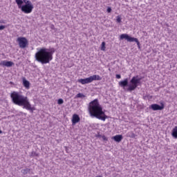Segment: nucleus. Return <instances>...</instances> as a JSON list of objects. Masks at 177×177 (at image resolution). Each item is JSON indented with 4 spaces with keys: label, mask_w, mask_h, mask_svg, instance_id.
I'll use <instances>...</instances> for the list:
<instances>
[{
    "label": "nucleus",
    "mask_w": 177,
    "mask_h": 177,
    "mask_svg": "<svg viewBox=\"0 0 177 177\" xmlns=\"http://www.w3.org/2000/svg\"><path fill=\"white\" fill-rule=\"evenodd\" d=\"M96 177H102V176H96Z\"/></svg>",
    "instance_id": "29"
},
{
    "label": "nucleus",
    "mask_w": 177,
    "mask_h": 177,
    "mask_svg": "<svg viewBox=\"0 0 177 177\" xmlns=\"http://www.w3.org/2000/svg\"><path fill=\"white\" fill-rule=\"evenodd\" d=\"M81 121V118H80V115L77 114H73L72 117V124L73 125H75V124L80 122Z\"/></svg>",
    "instance_id": "10"
},
{
    "label": "nucleus",
    "mask_w": 177,
    "mask_h": 177,
    "mask_svg": "<svg viewBox=\"0 0 177 177\" xmlns=\"http://www.w3.org/2000/svg\"><path fill=\"white\" fill-rule=\"evenodd\" d=\"M55 48H41L36 53L35 57L37 62L41 63V64H46L53 59V54L55 53Z\"/></svg>",
    "instance_id": "3"
},
{
    "label": "nucleus",
    "mask_w": 177,
    "mask_h": 177,
    "mask_svg": "<svg viewBox=\"0 0 177 177\" xmlns=\"http://www.w3.org/2000/svg\"><path fill=\"white\" fill-rule=\"evenodd\" d=\"M88 110L90 116L93 118H97V120H101L102 121H106V118H109L104 111H103V107L100 105L97 99H95L89 102Z\"/></svg>",
    "instance_id": "1"
},
{
    "label": "nucleus",
    "mask_w": 177,
    "mask_h": 177,
    "mask_svg": "<svg viewBox=\"0 0 177 177\" xmlns=\"http://www.w3.org/2000/svg\"><path fill=\"white\" fill-rule=\"evenodd\" d=\"M117 23H121V17L118 15L116 19Z\"/></svg>",
    "instance_id": "22"
},
{
    "label": "nucleus",
    "mask_w": 177,
    "mask_h": 177,
    "mask_svg": "<svg viewBox=\"0 0 177 177\" xmlns=\"http://www.w3.org/2000/svg\"><path fill=\"white\" fill-rule=\"evenodd\" d=\"M57 103H58V104H63V103H64V100H63V99H62V98H59L57 100Z\"/></svg>",
    "instance_id": "21"
},
{
    "label": "nucleus",
    "mask_w": 177,
    "mask_h": 177,
    "mask_svg": "<svg viewBox=\"0 0 177 177\" xmlns=\"http://www.w3.org/2000/svg\"><path fill=\"white\" fill-rule=\"evenodd\" d=\"M10 97L14 104H17V106H23V109L28 110L30 113H33L34 110H35V108L31 106L28 98L19 94V92L13 91L10 94Z\"/></svg>",
    "instance_id": "2"
},
{
    "label": "nucleus",
    "mask_w": 177,
    "mask_h": 177,
    "mask_svg": "<svg viewBox=\"0 0 177 177\" xmlns=\"http://www.w3.org/2000/svg\"><path fill=\"white\" fill-rule=\"evenodd\" d=\"M106 12L108 13H111V8L109 7L107 9H106Z\"/></svg>",
    "instance_id": "24"
},
{
    "label": "nucleus",
    "mask_w": 177,
    "mask_h": 177,
    "mask_svg": "<svg viewBox=\"0 0 177 177\" xmlns=\"http://www.w3.org/2000/svg\"><path fill=\"white\" fill-rule=\"evenodd\" d=\"M85 95H84L83 93H79L76 95V97H79V98H82V97H85Z\"/></svg>",
    "instance_id": "20"
},
{
    "label": "nucleus",
    "mask_w": 177,
    "mask_h": 177,
    "mask_svg": "<svg viewBox=\"0 0 177 177\" xmlns=\"http://www.w3.org/2000/svg\"><path fill=\"white\" fill-rule=\"evenodd\" d=\"M17 41L19 44V48H21V49H24V48H26L27 45H28V40H27L26 37H18Z\"/></svg>",
    "instance_id": "8"
},
{
    "label": "nucleus",
    "mask_w": 177,
    "mask_h": 177,
    "mask_svg": "<svg viewBox=\"0 0 177 177\" xmlns=\"http://www.w3.org/2000/svg\"><path fill=\"white\" fill-rule=\"evenodd\" d=\"M142 78L139 77L138 75L134 76L130 80V84H129L128 78L124 79L122 81L119 82V86L125 89L126 86L128 88L126 89L127 92H132V91H135L139 84H140V81Z\"/></svg>",
    "instance_id": "4"
},
{
    "label": "nucleus",
    "mask_w": 177,
    "mask_h": 177,
    "mask_svg": "<svg viewBox=\"0 0 177 177\" xmlns=\"http://www.w3.org/2000/svg\"><path fill=\"white\" fill-rule=\"evenodd\" d=\"M113 140H115V142L120 143V142H121V140H122L123 137H122V135H116L113 137Z\"/></svg>",
    "instance_id": "12"
},
{
    "label": "nucleus",
    "mask_w": 177,
    "mask_h": 177,
    "mask_svg": "<svg viewBox=\"0 0 177 177\" xmlns=\"http://www.w3.org/2000/svg\"><path fill=\"white\" fill-rule=\"evenodd\" d=\"M25 5H26L27 6L34 7V5H32V3H31L30 0H28V1L25 3Z\"/></svg>",
    "instance_id": "19"
},
{
    "label": "nucleus",
    "mask_w": 177,
    "mask_h": 177,
    "mask_svg": "<svg viewBox=\"0 0 177 177\" xmlns=\"http://www.w3.org/2000/svg\"><path fill=\"white\" fill-rule=\"evenodd\" d=\"M126 136L127 138H131L133 139H135L136 138V135L133 133V131H129L127 133Z\"/></svg>",
    "instance_id": "14"
},
{
    "label": "nucleus",
    "mask_w": 177,
    "mask_h": 177,
    "mask_svg": "<svg viewBox=\"0 0 177 177\" xmlns=\"http://www.w3.org/2000/svg\"><path fill=\"white\" fill-rule=\"evenodd\" d=\"M96 138H102V135L98 134V135L96 136Z\"/></svg>",
    "instance_id": "27"
},
{
    "label": "nucleus",
    "mask_w": 177,
    "mask_h": 177,
    "mask_svg": "<svg viewBox=\"0 0 177 177\" xmlns=\"http://www.w3.org/2000/svg\"><path fill=\"white\" fill-rule=\"evenodd\" d=\"M101 50H106V42L104 41L101 44Z\"/></svg>",
    "instance_id": "18"
},
{
    "label": "nucleus",
    "mask_w": 177,
    "mask_h": 177,
    "mask_svg": "<svg viewBox=\"0 0 177 177\" xmlns=\"http://www.w3.org/2000/svg\"><path fill=\"white\" fill-rule=\"evenodd\" d=\"M15 63L12 61H1L0 62V66H6V67H12Z\"/></svg>",
    "instance_id": "11"
},
{
    "label": "nucleus",
    "mask_w": 177,
    "mask_h": 177,
    "mask_svg": "<svg viewBox=\"0 0 177 177\" xmlns=\"http://www.w3.org/2000/svg\"><path fill=\"white\" fill-rule=\"evenodd\" d=\"M21 114H23V112H21Z\"/></svg>",
    "instance_id": "30"
},
{
    "label": "nucleus",
    "mask_w": 177,
    "mask_h": 177,
    "mask_svg": "<svg viewBox=\"0 0 177 177\" xmlns=\"http://www.w3.org/2000/svg\"><path fill=\"white\" fill-rule=\"evenodd\" d=\"M23 85L26 88V89H28L30 88V82H28L27 80L24 79L23 80Z\"/></svg>",
    "instance_id": "15"
},
{
    "label": "nucleus",
    "mask_w": 177,
    "mask_h": 177,
    "mask_svg": "<svg viewBox=\"0 0 177 177\" xmlns=\"http://www.w3.org/2000/svg\"><path fill=\"white\" fill-rule=\"evenodd\" d=\"M149 109H151V110H153V111L164 110V104L158 105V104H153L149 106Z\"/></svg>",
    "instance_id": "9"
},
{
    "label": "nucleus",
    "mask_w": 177,
    "mask_h": 177,
    "mask_svg": "<svg viewBox=\"0 0 177 177\" xmlns=\"http://www.w3.org/2000/svg\"><path fill=\"white\" fill-rule=\"evenodd\" d=\"M2 133V131L0 129V134Z\"/></svg>",
    "instance_id": "28"
},
{
    "label": "nucleus",
    "mask_w": 177,
    "mask_h": 177,
    "mask_svg": "<svg viewBox=\"0 0 177 177\" xmlns=\"http://www.w3.org/2000/svg\"><path fill=\"white\" fill-rule=\"evenodd\" d=\"M30 169L28 168H25L21 170V173L24 174V175H27L30 172Z\"/></svg>",
    "instance_id": "16"
},
{
    "label": "nucleus",
    "mask_w": 177,
    "mask_h": 177,
    "mask_svg": "<svg viewBox=\"0 0 177 177\" xmlns=\"http://www.w3.org/2000/svg\"><path fill=\"white\" fill-rule=\"evenodd\" d=\"M102 138L103 140H107L106 136H102Z\"/></svg>",
    "instance_id": "26"
},
{
    "label": "nucleus",
    "mask_w": 177,
    "mask_h": 177,
    "mask_svg": "<svg viewBox=\"0 0 177 177\" xmlns=\"http://www.w3.org/2000/svg\"><path fill=\"white\" fill-rule=\"evenodd\" d=\"M171 136H173V138H174V139H177V126H176L171 132Z\"/></svg>",
    "instance_id": "13"
},
{
    "label": "nucleus",
    "mask_w": 177,
    "mask_h": 177,
    "mask_svg": "<svg viewBox=\"0 0 177 177\" xmlns=\"http://www.w3.org/2000/svg\"><path fill=\"white\" fill-rule=\"evenodd\" d=\"M17 5L18 6L19 9H21V12L24 13H31L34 7L30 6L23 5V0H15Z\"/></svg>",
    "instance_id": "5"
},
{
    "label": "nucleus",
    "mask_w": 177,
    "mask_h": 177,
    "mask_svg": "<svg viewBox=\"0 0 177 177\" xmlns=\"http://www.w3.org/2000/svg\"><path fill=\"white\" fill-rule=\"evenodd\" d=\"M115 77H116V78H117L118 80H120V78H121V75L117 74V75H115Z\"/></svg>",
    "instance_id": "25"
},
{
    "label": "nucleus",
    "mask_w": 177,
    "mask_h": 177,
    "mask_svg": "<svg viewBox=\"0 0 177 177\" xmlns=\"http://www.w3.org/2000/svg\"><path fill=\"white\" fill-rule=\"evenodd\" d=\"M100 80H102V77H100L99 75H93L85 79H79L77 82L82 84V85H85V84H91V82H93V81Z\"/></svg>",
    "instance_id": "6"
},
{
    "label": "nucleus",
    "mask_w": 177,
    "mask_h": 177,
    "mask_svg": "<svg viewBox=\"0 0 177 177\" xmlns=\"http://www.w3.org/2000/svg\"><path fill=\"white\" fill-rule=\"evenodd\" d=\"M5 28H6V26H4V25L0 26V30H5Z\"/></svg>",
    "instance_id": "23"
},
{
    "label": "nucleus",
    "mask_w": 177,
    "mask_h": 177,
    "mask_svg": "<svg viewBox=\"0 0 177 177\" xmlns=\"http://www.w3.org/2000/svg\"><path fill=\"white\" fill-rule=\"evenodd\" d=\"M120 38V39H127L128 42H136L138 48L140 49V42L139 41L138 38L132 37L128 34H122Z\"/></svg>",
    "instance_id": "7"
},
{
    "label": "nucleus",
    "mask_w": 177,
    "mask_h": 177,
    "mask_svg": "<svg viewBox=\"0 0 177 177\" xmlns=\"http://www.w3.org/2000/svg\"><path fill=\"white\" fill-rule=\"evenodd\" d=\"M30 157H39V153H37V152L32 151L30 153Z\"/></svg>",
    "instance_id": "17"
}]
</instances>
